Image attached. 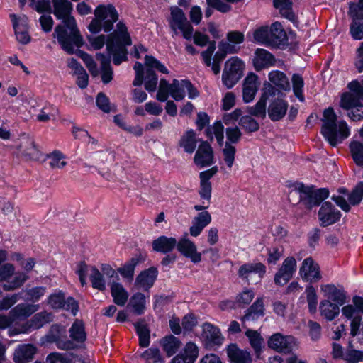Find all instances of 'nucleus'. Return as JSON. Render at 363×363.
I'll use <instances>...</instances> for the list:
<instances>
[{"mask_svg": "<svg viewBox=\"0 0 363 363\" xmlns=\"http://www.w3.org/2000/svg\"><path fill=\"white\" fill-rule=\"evenodd\" d=\"M53 13L62 23L56 26L54 37H56L62 48L68 54L74 52V47L79 48L83 39L77 28L76 21L71 16L72 4L68 0H52Z\"/></svg>", "mask_w": 363, "mask_h": 363, "instance_id": "1", "label": "nucleus"}, {"mask_svg": "<svg viewBox=\"0 0 363 363\" xmlns=\"http://www.w3.org/2000/svg\"><path fill=\"white\" fill-rule=\"evenodd\" d=\"M132 43L126 26L121 21L116 25V29L107 37L106 50L108 57L113 56L114 65H119L123 61L128 60L127 45Z\"/></svg>", "mask_w": 363, "mask_h": 363, "instance_id": "2", "label": "nucleus"}, {"mask_svg": "<svg viewBox=\"0 0 363 363\" xmlns=\"http://www.w3.org/2000/svg\"><path fill=\"white\" fill-rule=\"evenodd\" d=\"M337 118L333 108L329 107L323 111L321 133L329 143L335 147L350 135V129L344 121L337 123Z\"/></svg>", "mask_w": 363, "mask_h": 363, "instance_id": "3", "label": "nucleus"}, {"mask_svg": "<svg viewBox=\"0 0 363 363\" xmlns=\"http://www.w3.org/2000/svg\"><path fill=\"white\" fill-rule=\"evenodd\" d=\"M94 18L88 26L92 33H98L101 30L108 33L113 28V24L118 20V13L115 6L111 4H100L94 10Z\"/></svg>", "mask_w": 363, "mask_h": 363, "instance_id": "4", "label": "nucleus"}, {"mask_svg": "<svg viewBox=\"0 0 363 363\" xmlns=\"http://www.w3.org/2000/svg\"><path fill=\"white\" fill-rule=\"evenodd\" d=\"M29 279L23 272H15L14 266L11 263L0 265V282H4L2 288L6 291L20 289Z\"/></svg>", "mask_w": 363, "mask_h": 363, "instance_id": "5", "label": "nucleus"}, {"mask_svg": "<svg viewBox=\"0 0 363 363\" xmlns=\"http://www.w3.org/2000/svg\"><path fill=\"white\" fill-rule=\"evenodd\" d=\"M294 188L299 194L303 204H321L330 196L328 188L317 189L314 185L306 186L301 182H296Z\"/></svg>", "mask_w": 363, "mask_h": 363, "instance_id": "6", "label": "nucleus"}, {"mask_svg": "<svg viewBox=\"0 0 363 363\" xmlns=\"http://www.w3.org/2000/svg\"><path fill=\"white\" fill-rule=\"evenodd\" d=\"M168 21L174 35H178L180 32L185 39H191L194 31L193 26L180 8L177 6L170 8V16Z\"/></svg>", "mask_w": 363, "mask_h": 363, "instance_id": "7", "label": "nucleus"}, {"mask_svg": "<svg viewBox=\"0 0 363 363\" xmlns=\"http://www.w3.org/2000/svg\"><path fill=\"white\" fill-rule=\"evenodd\" d=\"M244 67V62L237 57L225 62L222 80L228 89L232 88L241 79Z\"/></svg>", "mask_w": 363, "mask_h": 363, "instance_id": "8", "label": "nucleus"}, {"mask_svg": "<svg viewBox=\"0 0 363 363\" xmlns=\"http://www.w3.org/2000/svg\"><path fill=\"white\" fill-rule=\"evenodd\" d=\"M347 88L350 91L342 94L340 106L343 109L350 110L362 105L363 83L354 80L348 84Z\"/></svg>", "mask_w": 363, "mask_h": 363, "instance_id": "9", "label": "nucleus"}, {"mask_svg": "<svg viewBox=\"0 0 363 363\" xmlns=\"http://www.w3.org/2000/svg\"><path fill=\"white\" fill-rule=\"evenodd\" d=\"M46 303L55 310L70 311L73 315H76L79 310L78 302L72 296L66 298L65 293L60 290L51 294L48 297Z\"/></svg>", "mask_w": 363, "mask_h": 363, "instance_id": "10", "label": "nucleus"}, {"mask_svg": "<svg viewBox=\"0 0 363 363\" xmlns=\"http://www.w3.org/2000/svg\"><path fill=\"white\" fill-rule=\"evenodd\" d=\"M296 260L293 257H286L274 275V283L278 286L286 284L296 272Z\"/></svg>", "mask_w": 363, "mask_h": 363, "instance_id": "11", "label": "nucleus"}, {"mask_svg": "<svg viewBox=\"0 0 363 363\" xmlns=\"http://www.w3.org/2000/svg\"><path fill=\"white\" fill-rule=\"evenodd\" d=\"M177 248L183 256L190 259L194 264L199 263L202 259L201 253L198 252L196 244L186 235L177 242Z\"/></svg>", "mask_w": 363, "mask_h": 363, "instance_id": "12", "label": "nucleus"}, {"mask_svg": "<svg viewBox=\"0 0 363 363\" xmlns=\"http://www.w3.org/2000/svg\"><path fill=\"white\" fill-rule=\"evenodd\" d=\"M194 162L200 168L211 166L214 162L213 151L208 142L203 141L199 145Z\"/></svg>", "mask_w": 363, "mask_h": 363, "instance_id": "13", "label": "nucleus"}, {"mask_svg": "<svg viewBox=\"0 0 363 363\" xmlns=\"http://www.w3.org/2000/svg\"><path fill=\"white\" fill-rule=\"evenodd\" d=\"M202 338L207 347L220 345L224 340L218 328L209 323H205L202 325Z\"/></svg>", "mask_w": 363, "mask_h": 363, "instance_id": "14", "label": "nucleus"}, {"mask_svg": "<svg viewBox=\"0 0 363 363\" xmlns=\"http://www.w3.org/2000/svg\"><path fill=\"white\" fill-rule=\"evenodd\" d=\"M295 345V339L291 335H283L281 333L272 335L268 340V346L277 352H288Z\"/></svg>", "mask_w": 363, "mask_h": 363, "instance_id": "15", "label": "nucleus"}, {"mask_svg": "<svg viewBox=\"0 0 363 363\" xmlns=\"http://www.w3.org/2000/svg\"><path fill=\"white\" fill-rule=\"evenodd\" d=\"M325 300H330L331 302L344 305L347 301V293L342 286L337 287L333 284H325L320 286Z\"/></svg>", "mask_w": 363, "mask_h": 363, "instance_id": "16", "label": "nucleus"}, {"mask_svg": "<svg viewBox=\"0 0 363 363\" xmlns=\"http://www.w3.org/2000/svg\"><path fill=\"white\" fill-rule=\"evenodd\" d=\"M157 274V269L153 267L142 271L135 280V288L147 291L153 286Z\"/></svg>", "mask_w": 363, "mask_h": 363, "instance_id": "17", "label": "nucleus"}, {"mask_svg": "<svg viewBox=\"0 0 363 363\" xmlns=\"http://www.w3.org/2000/svg\"><path fill=\"white\" fill-rule=\"evenodd\" d=\"M300 275L303 279L310 282H315L321 279L319 267L311 257L303 260Z\"/></svg>", "mask_w": 363, "mask_h": 363, "instance_id": "18", "label": "nucleus"}, {"mask_svg": "<svg viewBox=\"0 0 363 363\" xmlns=\"http://www.w3.org/2000/svg\"><path fill=\"white\" fill-rule=\"evenodd\" d=\"M252 62L255 70L259 72L264 68L274 65L276 60L274 55L267 50L257 48L255 52Z\"/></svg>", "mask_w": 363, "mask_h": 363, "instance_id": "19", "label": "nucleus"}, {"mask_svg": "<svg viewBox=\"0 0 363 363\" xmlns=\"http://www.w3.org/2000/svg\"><path fill=\"white\" fill-rule=\"evenodd\" d=\"M16 149L27 160H37L39 157V151L31 138L23 137L20 139Z\"/></svg>", "mask_w": 363, "mask_h": 363, "instance_id": "20", "label": "nucleus"}, {"mask_svg": "<svg viewBox=\"0 0 363 363\" xmlns=\"http://www.w3.org/2000/svg\"><path fill=\"white\" fill-rule=\"evenodd\" d=\"M228 357L230 363H252L250 352L240 349L236 344H230L226 348Z\"/></svg>", "mask_w": 363, "mask_h": 363, "instance_id": "21", "label": "nucleus"}, {"mask_svg": "<svg viewBox=\"0 0 363 363\" xmlns=\"http://www.w3.org/2000/svg\"><path fill=\"white\" fill-rule=\"evenodd\" d=\"M258 77L254 73L248 74L243 83L242 95L245 103L252 101L258 90Z\"/></svg>", "mask_w": 363, "mask_h": 363, "instance_id": "22", "label": "nucleus"}, {"mask_svg": "<svg viewBox=\"0 0 363 363\" xmlns=\"http://www.w3.org/2000/svg\"><path fill=\"white\" fill-rule=\"evenodd\" d=\"M36 352V347L32 344L21 345L14 351L13 362L15 363H27L30 362Z\"/></svg>", "mask_w": 363, "mask_h": 363, "instance_id": "23", "label": "nucleus"}, {"mask_svg": "<svg viewBox=\"0 0 363 363\" xmlns=\"http://www.w3.org/2000/svg\"><path fill=\"white\" fill-rule=\"evenodd\" d=\"M211 222V216L207 211L199 212L193 219L192 225L189 228L190 235L193 237L199 236Z\"/></svg>", "mask_w": 363, "mask_h": 363, "instance_id": "24", "label": "nucleus"}, {"mask_svg": "<svg viewBox=\"0 0 363 363\" xmlns=\"http://www.w3.org/2000/svg\"><path fill=\"white\" fill-rule=\"evenodd\" d=\"M340 212L333 206H322L318 212L320 225L323 227L335 223L340 218Z\"/></svg>", "mask_w": 363, "mask_h": 363, "instance_id": "25", "label": "nucleus"}, {"mask_svg": "<svg viewBox=\"0 0 363 363\" xmlns=\"http://www.w3.org/2000/svg\"><path fill=\"white\" fill-rule=\"evenodd\" d=\"M96 58L100 62L99 69L101 79L104 84L111 82L113 78V70L111 65V57H106L103 53H96Z\"/></svg>", "mask_w": 363, "mask_h": 363, "instance_id": "26", "label": "nucleus"}, {"mask_svg": "<svg viewBox=\"0 0 363 363\" xmlns=\"http://www.w3.org/2000/svg\"><path fill=\"white\" fill-rule=\"evenodd\" d=\"M264 306L263 298H257L253 304L247 310L245 315L242 318V322L244 328H246L245 323L250 321H255L264 316Z\"/></svg>", "mask_w": 363, "mask_h": 363, "instance_id": "27", "label": "nucleus"}, {"mask_svg": "<svg viewBox=\"0 0 363 363\" xmlns=\"http://www.w3.org/2000/svg\"><path fill=\"white\" fill-rule=\"evenodd\" d=\"M13 17V26L16 39L22 44L28 43L30 40V37L28 32V18L26 16L19 19H17L15 16Z\"/></svg>", "mask_w": 363, "mask_h": 363, "instance_id": "28", "label": "nucleus"}, {"mask_svg": "<svg viewBox=\"0 0 363 363\" xmlns=\"http://www.w3.org/2000/svg\"><path fill=\"white\" fill-rule=\"evenodd\" d=\"M288 104L282 99H275L269 106L268 115L273 121L281 120L286 113Z\"/></svg>", "mask_w": 363, "mask_h": 363, "instance_id": "29", "label": "nucleus"}, {"mask_svg": "<svg viewBox=\"0 0 363 363\" xmlns=\"http://www.w3.org/2000/svg\"><path fill=\"white\" fill-rule=\"evenodd\" d=\"M38 309L39 305L38 304L20 303L10 311L9 315L14 321L16 319L26 318L38 311Z\"/></svg>", "mask_w": 363, "mask_h": 363, "instance_id": "30", "label": "nucleus"}, {"mask_svg": "<svg viewBox=\"0 0 363 363\" xmlns=\"http://www.w3.org/2000/svg\"><path fill=\"white\" fill-rule=\"evenodd\" d=\"M269 39L272 46H279L287 43L286 33L280 23L275 22L272 24L269 30Z\"/></svg>", "mask_w": 363, "mask_h": 363, "instance_id": "31", "label": "nucleus"}, {"mask_svg": "<svg viewBox=\"0 0 363 363\" xmlns=\"http://www.w3.org/2000/svg\"><path fill=\"white\" fill-rule=\"evenodd\" d=\"M340 306V305L333 303L330 300H323L319 306L320 313L328 321H332L339 315Z\"/></svg>", "mask_w": 363, "mask_h": 363, "instance_id": "32", "label": "nucleus"}, {"mask_svg": "<svg viewBox=\"0 0 363 363\" xmlns=\"http://www.w3.org/2000/svg\"><path fill=\"white\" fill-rule=\"evenodd\" d=\"M251 273L259 274V278H262L266 273V267L261 262L247 263L240 267L238 275L243 279H248Z\"/></svg>", "mask_w": 363, "mask_h": 363, "instance_id": "33", "label": "nucleus"}, {"mask_svg": "<svg viewBox=\"0 0 363 363\" xmlns=\"http://www.w3.org/2000/svg\"><path fill=\"white\" fill-rule=\"evenodd\" d=\"M177 241L174 238L160 236L157 239L153 240L152 246L153 250L155 252L167 253L177 247Z\"/></svg>", "mask_w": 363, "mask_h": 363, "instance_id": "34", "label": "nucleus"}, {"mask_svg": "<svg viewBox=\"0 0 363 363\" xmlns=\"http://www.w3.org/2000/svg\"><path fill=\"white\" fill-rule=\"evenodd\" d=\"M110 288L113 302L119 306H125L128 299V293L124 286L121 283L113 281Z\"/></svg>", "mask_w": 363, "mask_h": 363, "instance_id": "35", "label": "nucleus"}, {"mask_svg": "<svg viewBox=\"0 0 363 363\" xmlns=\"http://www.w3.org/2000/svg\"><path fill=\"white\" fill-rule=\"evenodd\" d=\"M142 259L140 257H132L130 260L126 262L122 267L118 269V272L123 277V279L128 281H132L134 277L135 267L141 262Z\"/></svg>", "mask_w": 363, "mask_h": 363, "instance_id": "36", "label": "nucleus"}, {"mask_svg": "<svg viewBox=\"0 0 363 363\" xmlns=\"http://www.w3.org/2000/svg\"><path fill=\"white\" fill-rule=\"evenodd\" d=\"M337 192L346 195L350 204H359L363 198V182L358 183L350 194L345 187L339 188Z\"/></svg>", "mask_w": 363, "mask_h": 363, "instance_id": "37", "label": "nucleus"}, {"mask_svg": "<svg viewBox=\"0 0 363 363\" xmlns=\"http://www.w3.org/2000/svg\"><path fill=\"white\" fill-rule=\"evenodd\" d=\"M69 336L73 341L82 343L86 339L84 324L82 320L76 319L69 328Z\"/></svg>", "mask_w": 363, "mask_h": 363, "instance_id": "38", "label": "nucleus"}, {"mask_svg": "<svg viewBox=\"0 0 363 363\" xmlns=\"http://www.w3.org/2000/svg\"><path fill=\"white\" fill-rule=\"evenodd\" d=\"M161 345L167 356L171 357L178 351L181 347L182 342L175 336L169 335L162 339Z\"/></svg>", "mask_w": 363, "mask_h": 363, "instance_id": "39", "label": "nucleus"}, {"mask_svg": "<svg viewBox=\"0 0 363 363\" xmlns=\"http://www.w3.org/2000/svg\"><path fill=\"white\" fill-rule=\"evenodd\" d=\"M269 79L279 89L286 91L290 89V84L286 74L278 70L272 71L268 75Z\"/></svg>", "mask_w": 363, "mask_h": 363, "instance_id": "40", "label": "nucleus"}, {"mask_svg": "<svg viewBox=\"0 0 363 363\" xmlns=\"http://www.w3.org/2000/svg\"><path fill=\"white\" fill-rule=\"evenodd\" d=\"M146 296L140 292L134 294L130 298L129 306L132 307L133 312L137 315L144 313L146 306Z\"/></svg>", "mask_w": 363, "mask_h": 363, "instance_id": "41", "label": "nucleus"}, {"mask_svg": "<svg viewBox=\"0 0 363 363\" xmlns=\"http://www.w3.org/2000/svg\"><path fill=\"white\" fill-rule=\"evenodd\" d=\"M245 335L247 337L249 342L255 350L257 357L259 358L262 344L264 342L263 338L257 331L250 329L246 330Z\"/></svg>", "mask_w": 363, "mask_h": 363, "instance_id": "42", "label": "nucleus"}, {"mask_svg": "<svg viewBox=\"0 0 363 363\" xmlns=\"http://www.w3.org/2000/svg\"><path fill=\"white\" fill-rule=\"evenodd\" d=\"M53 320V315L52 313L44 311L34 315L30 320V327L34 329H39L45 324Z\"/></svg>", "mask_w": 363, "mask_h": 363, "instance_id": "43", "label": "nucleus"}, {"mask_svg": "<svg viewBox=\"0 0 363 363\" xmlns=\"http://www.w3.org/2000/svg\"><path fill=\"white\" fill-rule=\"evenodd\" d=\"M135 328L139 337V345L143 347H147L150 345V330L147 324L143 320L135 323Z\"/></svg>", "mask_w": 363, "mask_h": 363, "instance_id": "44", "label": "nucleus"}, {"mask_svg": "<svg viewBox=\"0 0 363 363\" xmlns=\"http://www.w3.org/2000/svg\"><path fill=\"white\" fill-rule=\"evenodd\" d=\"M196 143V134L192 130L187 131L179 140V145L188 153L195 150Z\"/></svg>", "mask_w": 363, "mask_h": 363, "instance_id": "45", "label": "nucleus"}, {"mask_svg": "<svg viewBox=\"0 0 363 363\" xmlns=\"http://www.w3.org/2000/svg\"><path fill=\"white\" fill-rule=\"evenodd\" d=\"M89 279L94 289L99 291L106 289V281L99 269L93 266L90 269Z\"/></svg>", "mask_w": 363, "mask_h": 363, "instance_id": "46", "label": "nucleus"}, {"mask_svg": "<svg viewBox=\"0 0 363 363\" xmlns=\"http://www.w3.org/2000/svg\"><path fill=\"white\" fill-rule=\"evenodd\" d=\"M273 5L276 9H279L280 13L290 21H294L295 16L292 12L291 0H274Z\"/></svg>", "mask_w": 363, "mask_h": 363, "instance_id": "47", "label": "nucleus"}, {"mask_svg": "<svg viewBox=\"0 0 363 363\" xmlns=\"http://www.w3.org/2000/svg\"><path fill=\"white\" fill-rule=\"evenodd\" d=\"M76 54L83 60L92 77H96L99 74L97 65L90 55L81 50H77Z\"/></svg>", "mask_w": 363, "mask_h": 363, "instance_id": "48", "label": "nucleus"}, {"mask_svg": "<svg viewBox=\"0 0 363 363\" xmlns=\"http://www.w3.org/2000/svg\"><path fill=\"white\" fill-rule=\"evenodd\" d=\"M267 97L262 96L254 106L247 108V113L251 116L264 118L266 116Z\"/></svg>", "mask_w": 363, "mask_h": 363, "instance_id": "49", "label": "nucleus"}, {"mask_svg": "<svg viewBox=\"0 0 363 363\" xmlns=\"http://www.w3.org/2000/svg\"><path fill=\"white\" fill-rule=\"evenodd\" d=\"M352 158L358 166H363V144L359 141H352L350 145Z\"/></svg>", "mask_w": 363, "mask_h": 363, "instance_id": "50", "label": "nucleus"}, {"mask_svg": "<svg viewBox=\"0 0 363 363\" xmlns=\"http://www.w3.org/2000/svg\"><path fill=\"white\" fill-rule=\"evenodd\" d=\"M169 94L176 101H181L185 96V86H183V80L179 82L177 79H174L172 83L170 84Z\"/></svg>", "mask_w": 363, "mask_h": 363, "instance_id": "51", "label": "nucleus"}, {"mask_svg": "<svg viewBox=\"0 0 363 363\" xmlns=\"http://www.w3.org/2000/svg\"><path fill=\"white\" fill-rule=\"evenodd\" d=\"M179 354L185 357L189 362L194 363L199 356V347L195 343L189 342Z\"/></svg>", "mask_w": 363, "mask_h": 363, "instance_id": "52", "label": "nucleus"}, {"mask_svg": "<svg viewBox=\"0 0 363 363\" xmlns=\"http://www.w3.org/2000/svg\"><path fill=\"white\" fill-rule=\"evenodd\" d=\"M143 81H145V88L147 91L150 92L155 91L158 79L155 72L152 69L148 67L146 69Z\"/></svg>", "mask_w": 363, "mask_h": 363, "instance_id": "53", "label": "nucleus"}, {"mask_svg": "<svg viewBox=\"0 0 363 363\" xmlns=\"http://www.w3.org/2000/svg\"><path fill=\"white\" fill-rule=\"evenodd\" d=\"M223 125H222L220 121L216 122L213 127H209L206 129V133L207 136H208L211 140L213 139V134L215 135L216 138L218 143L220 145L223 144Z\"/></svg>", "mask_w": 363, "mask_h": 363, "instance_id": "54", "label": "nucleus"}, {"mask_svg": "<svg viewBox=\"0 0 363 363\" xmlns=\"http://www.w3.org/2000/svg\"><path fill=\"white\" fill-rule=\"evenodd\" d=\"M223 160L228 168H231L235 161L236 148L229 143H225V147L222 150Z\"/></svg>", "mask_w": 363, "mask_h": 363, "instance_id": "55", "label": "nucleus"}, {"mask_svg": "<svg viewBox=\"0 0 363 363\" xmlns=\"http://www.w3.org/2000/svg\"><path fill=\"white\" fill-rule=\"evenodd\" d=\"M306 299L308 306V311L311 313H315L317 309L318 296L316 291L312 286L306 289Z\"/></svg>", "mask_w": 363, "mask_h": 363, "instance_id": "56", "label": "nucleus"}, {"mask_svg": "<svg viewBox=\"0 0 363 363\" xmlns=\"http://www.w3.org/2000/svg\"><path fill=\"white\" fill-rule=\"evenodd\" d=\"M293 91L294 95L301 101H304L303 94V79L298 74H294L292 77Z\"/></svg>", "mask_w": 363, "mask_h": 363, "instance_id": "57", "label": "nucleus"}, {"mask_svg": "<svg viewBox=\"0 0 363 363\" xmlns=\"http://www.w3.org/2000/svg\"><path fill=\"white\" fill-rule=\"evenodd\" d=\"M284 255V247L281 245L272 246L268 249L267 262L275 264Z\"/></svg>", "mask_w": 363, "mask_h": 363, "instance_id": "58", "label": "nucleus"}, {"mask_svg": "<svg viewBox=\"0 0 363 363\" xmlns=\"http://www.w3.org/2000/svg\"><path fill=\"white\" fill-rule=\"evenodd\" d=\"M50 166L53 168L61 169L66 165V162L64 160V156L60 152L54 151L48 155Z\"/></svg>", "mask_w": 363, "mask_h": 363, "instance_id": "59", "label": "nucleus"}, {"mask_svg": "<svg viewBox=\"0 0 363 363\" xmlns=\"http://www.w3.org/2000/svg\"><path fill=\"white\" fill-rule=\"evenodd\" d=\"M96 106L104 113H109L111 111H115V107L111 106L108 98L103 92L98 94L96 99Z\"/></svg>", "mask_w": 363, "mask_h": 363, "instance_id": "60", "label": "nucleus"}, {"mask_svg": "<svg viewBox=\"0 0 363 363\" xmlns=\"http://www.w3.org/2000/svg\"><path fill=\"white\" fill-rule=\"evenodd\" d=\"M254 39L255 41L271 45V42L269 39V30L268 27H261L259 29H257L254 32Z\"/></svg>", "mask_w": 363, "mask_h": 363, "instance_id": "61", "label": "nucleus"}, {"mask_svg": "<svg viewBox=\"0 0 363 363\" xmlns=\"http://www.w3.org/2000/svg\"><path fill=\"white\" fill-rule=\"evenodd\" d=\"M240 125L247 132H255L259 130V123L251 116H245L240 120Z\"/></svg>", "mask_w": 363, "mask_h": 363, "instance_id": "62", "label": "nucleus"}, {"mask_svg": "<svg viewBox=\"0 0 363 363\" xmlns=\"http://www.w3.org/2000/svg\"><path fill=\"white\" fill-rule=\"evenodd\" d=\"M47 289L44 286H36L26 291L27 298L32 301H38L46 293Z\"/></svg>", "mask_w": 363, "mask_h": 363, "instance_id": "63", "label": "nucleus"}, {"mask_svg": "<svg viewBox=\"0 0 363 363\" xmlns=\"http://www.w3.org/2000/svg\"><path fill=\"white\" fill-rule=\"evenodd\" d=\"M348 13L352 18L353 21L363 19V1L359 0L358 4L350 3Z\"/></svg>", "mask_w": 363, "mask_h": 363, "instance_id": "64", "label": "nucleus"}]
</instances>
